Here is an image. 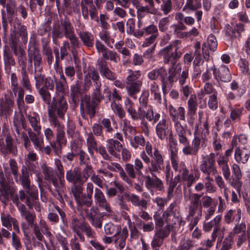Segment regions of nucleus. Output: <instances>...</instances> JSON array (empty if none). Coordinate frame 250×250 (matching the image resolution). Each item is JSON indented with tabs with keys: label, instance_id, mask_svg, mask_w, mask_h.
<instances>
[{
	"label": "nucleus",
	"instance_id": "17",
	"mask_svg": "<svg viewBox=\"0 0 250 250\" xmlns=\"http://www.w3.org/2000/svg\"><path fill=\"white\" fill-rule=\"evenodd\" d=\"M5 144L2 139H0V154L6 156L11 154L17 156L18 149L14 139L10 135H7L5 139Z\"/></svg>",
	"mask_w": 250,
	"mask_h": 250
},
{
	"label": "nucleus",
	"instance_id": "57",
	"mask_svg": "<svg viewBox=\"0 0 250 250\" xmlns=\"http://www.w3.org/2000/svg\"><path fill=\"white\" fill-rule=\"evenodd\" d=\"M52 23L51 18H48L46 21L42 24L38 29V35L43 36L51 30V24Z\"/></svg>",
	"mask_w": 250,
	"mask_h": 250
},
{
	"label": "nucleus",
	"instance_id": "31",
	"mask_svg": "<svg viewBox=\"0 0 250 250\" xmlns=\"http://www.w3.org/2000/svg\"><path fill=\"white\" fill-rule=\"evenodd\" d=\"M81 7L82 15L85 20H88L89 15H90L91 19L96 21H99L98 11L95 6L93 5L89 6H85L83 2L81 3Z\"/></svg>",
	"mask_w": 250,
	"mask_h": 250
},
{
	"label": "nucleus",
	"instance_id": "33",
	"mask_svg": "<svg viewBox=\"0 0 250 250\" xmlns=\"http://www.w3.org/2000/svg\"><path fill=\"white\" fill-rule=\"evenodd\" d=\"M197 106L196 97H191L188 101V112L187 114V122L189 124H192L195 119Z\"/></svg>",
	"mask_w": 250,
	"mask_h": 250
},
{
	"label": "nucleus",
	"instance_id": "4",
	"mask_svg": "<svg viewBox=\"0 0 250 250\" xmlns=\"http://www.w3.org/2000/svg\"><path fill=\"white\" fill-rule=\"evenodd\" d=\"M68 109V104L63 96L53 97L48 112L49 121L50 124L61 123L59 118L64 119V115Z\"/></svg>",
	"mask_w": 250,
	"mask_h": 250
},
{
	"label": "nucleus",
	"instance_id": "50",
	"mask_svg": "<svg viewBox=\"0 0 250 250\" xmlns=\"http://www.w3.org/2000/svg\"><path fill=\"white\" fill-rule=\"evenodd\" d=\"M222 217L220 215H217L213 219L209 222H206L205 221L203 224V229L205 232H208L215 226L220 225V223Z\"/></svg>",
	"mask_w": 250,
	"mask_h": 250
},
{
	"label": "nucleus",
	"instance_id": "22",
	"mask_svg": "<svg viewBox=\"0 0 250 250\" xmlns=\"http://www.w3.org/2000/svg\"><path fill=\"white\" fill-rule=\"evenodd\" d=\"M59 74L60 75L59 79L55 80L56 90L57 92L61 94V96L64 97L69 93L68 82L65 79L62 69L59 71Z\"/></svg>",
	"mask_w": 250,
	"mask_h": 250
},
{
	"label": "nucleus",
	"instance_id": "38",
	"mask_svg": "<svg viewBox=\"0 0 250 250\" xmlns=\"http://www.w3.org/2000/svg\"><path fill=\"white\" fill-rule=\"evenodd\" d=\"M79 156L80 164L84 166L83 170H86L87 173L91 174L92 171V167L90 164V160L88 154L83 150H80L77 154Z\"/></svg>",
	"mask_w": 250,
	"mask_h": 250
},
{
	"label": "nucleus",
	"instance_id": "56",
	"mask_svg": "<svg viewBox=\"0 0 250 250\" xmlns=\"http://www.w3.org/2000/svg\"><path fill=\"white\" fill-rule=\"evenodd\" d=\"M203 193L202 194H198V193H192L191 195L190 200L191 206V210L192 211H195L198 208H200V203L201 200V198L203 196Z\"/></svg>",
	"mask_w": 250,
	"mask_h": 250
},
{
	"label": "nucleus",
	"instance_id": "8",
	"mask_svg": "<svg viewBox=\"0 0 250 250\" xmlns=\"http://www.w3.org/2000/svg\"><path fill=\"white\" fill-rule=\"evenodd\" d=\"M71 227L74 232L77 235L80 241L84 242L85 237L83 233L89 238L95 237L96 232L88 223L81 221L77 217L72 216Z\"/></svg>",
	"mask_w": 250,
	"mask_h": 250
},
{
	"label": "nucleus",
	"instance_id": "29",
	"mask_svg": "<svg viewBox=\"0 0 250 250\" xmlns=\"http://www.w3.org/2000/svg\"><path fill=\"white\" fill-rule=\"evenodd\" d=\"M246 225L245 223L240 224L237 223L235 225L232 231L230 233H233V236L237 234L238 240L237 245L240 247L243 243L246 240L247 236L246 233Z\"/></svg>",
	"mask_w": 250,
	"mask_h": 250
},
{
	"label": "nucleus",
	"instance_id": "39",
	"mask_svg": "<svg viewBox=\"0 0 250 250\" xmlns=\"http://www.w3.org/2000/svg\"><path fill=\"white\" fill-rule=\"evenodd\" d=\"M79 36L83 45L88 48L94 46V38L91 33L88 31H82L79 33Z\"/></svg>",
	"mask_w": 250,
	"mask_h": 250
},
{
	"label": "nucleus",
	"instance_id": "5",
	"mask_svg": "<svg viewBox=\"0 0 250 250\" xmlns=\"http://www.w3.org/2000/svg\"><path fill=\"white\" fill-rule=\"evenodd\" d=\"M10 172L6 173V176L7 180L5 178V176L2 170L0 169V201L5 205L8 202L9 198H12L14 203L18 204L19 198L17 195H15L16 191L15 188L12 186L9 181V177Z\"/></svg>",
	"mask_w": 250,
	"mask_h": 250
},
{
	"label": "nucleus",
	"instance_id": "11",
	"mask_svg": "<svg viewBox=\"0 0 250 250\" xmlns=\"http://www.w3.org/2000/svg\"><path fill=\"white\" fill-rule=\"evenodd\" d=\"M52 126L56 128L57 136L53 142L52 148L55 155L60 156L62 152V148L67 144V139L64 132V126L61 123L50 124Z\"/></svg>",
	"mask_w": 250,
	"mask_h": 250
},
{
	"label": "nucleus",
	"instance_id": "37",
	"mask_svg": "<svg viewBox=\"0 0 250 250\" xmlns=\"http://www.w3.org/2000/svg\"><path fill=\"white\" fill-rule=\"evenodd\" d=\"M168 111L172 121L177 119V122H180L179 119L185 120V109L183 107L180 106L177 109L171 104L169 105L168 107Z\"/></svg>",
	"mask_w": 250,
	"mask_h": 250
},
{
	"label": "nucleus",
	"instance_id": "43",
	"mask_svg": "<svg viewBox=\"0 0 250 250\" xmlns=\"http://www.w3.org/2000/svg\"><path fill=\"white\" fill-rule=\"evenodd\" d=\"M43 67L39 69L34 68L33 71L34 79L36 81L35 86L36 88H40L45 80V75L42 73Z\"/></svg>",
	"mask_w": 250,
	"mask_h": 250
},
{
	"label": "nucleus",
	"instance_id": "64",
	"mask_svg": "<svg viewBox=\"0 0 250 250\" xmlns=\"http://www.w3.org/2000/svg\"><path fill=\"white\" fill-rule=\"evenodd\" d=\"M233 233H229L228 237H226L223 242V246L220 250H229L233 245Z\"/></svg>",
	"mask_w": 250,
	"mask_h": 250
},
{
	"label": "nucleus",
	"instance_id": "59",
	"mask_svg": "<svg viewBox=\"0 0 250 250\" xmlns=\"http://www.w3.org/2000/svg\"><path fill=\"white\" fill-rule=\"evenodd\" d=\"M21 216L25 218L29 227H31L35 224V221L36 218L34 213H32L30 211L24 209L21 211Z\"/></svg>",
	"mask_w": 250,
	"mask_h": 250
},
{
	"label": "nucleus",
	"instance_id": "9",
	"mask_svg": "<svg viewBox=\"0 0 250 250\" xmlns=\"http://www.w3.org/2000/svg\"><path fill=\"white\" fill-rule=\"evenodd\" d=\"M75 32L74 27L67 17L60 20V23L53 26L52 37L53 42L56 43L58 39L63 37L67 38Z\"/></svg>",
	"mask_w": 250,
	"mask_h": 250
},
{
	"label": "nucleus",
	"instance_id": "53",
	"mask_svg": "<svg viewBox=\"0 0 250 250\" xmlns=\"http://www.w3.org/2000/svg\"><path fill=\"white\" fill-rule=\"evenodd\" d=\"M0 219L2 225L8 229L11 230L12 229V223L16 218H13L10 214H5L3 212L1 214Z\"/></svg>",
	"mask_w": 250,
	"mask_h": 250
},
{
	"label": "nucleus",
	"instance_id": "27",
	"mask_svg": "<svg viewBox=\"0 0 250 250\" xmlns=\"http://www.w3.org/2000/svg\"><path fill=\"white\" fill-rule=\"evenodd\" d=\"M106 147L109 153L116 158H120V154L123 146L118 140L113 139H107Z\"/></svg>",
	"mask_w": 250,
	"mask_h": 250
},
{
	"label": "nucleus",
	"instance_id": "26",
	"mask_svg": "<svg viewBox=\"0 0 250 250\" xmlns=\"http://www.w3.org/2000/svg\"><path fill=\"white\" fill-rule=\"evenodd\" d=\"M154 178H151L149 175L145 176L143 178L145 180V186L148 189L156 188L159 191H162L164 189L163 181L159 178L157 174L152 176Z\"/></svg>",
	"mask_w": 250,
	"mask_h": 250
},
{
	"label": "nucleus",
	"instance_id": "47",
	"mask_svg": "<svg viewBox=\"0 0 250 250\" xmlns=\"http://www.w3.org/2000/svg\"><path fill=\"white\" fill-rule=\"evenodd\" d=\"M232 169L233 175H234L233 180L235 181V187L237 188V191H239L242 185V182L240 180L242 176L240 169L239 167L235 164L232 165Z\"/></svg>",
	"mask_w": 250,
	"mask_h": 250
},
{
	"label": "nucleus",
	"instance_id": "52",
	"mask_svg": "<svg viewBox=\"0 0 250 250\" xmlns=\"http://www.w3.org/2000/svg\"><path fill=\"white\" fill-rule=\"evenodd\" d=\"M224 228H221L220 225L215 226L211 235L212 241H215L217 237H218L217 244L221 243L224 239Z\"/></svg>",
	"mask_w": 250,
	"mask_h": 250
},
{
	"label": "nucleus",
	"instance_id": "36",
	"mask_svg": "<svg viewBox=\"0 0 250 250\" xmlns=\"http://www.w3.org/2000/svg\"><path fill=\"white\" fill-rule=\"evenodd\" d=\"M3 58L5 73L9 74L11 71V66L16 64L15 59L12 52L8 49L3 50Z\"/></svg>",
	"mask_w": 250,
	"mask_h": 250
},
{
	"label": "nucleus",
	"instance_id": "19",
	"mask_svg": "<svg viewBox=\"0 0 250 250\" xmlns=\"http://www.w3.org/2000/svg\"><path fill=\"white\" fill-rule=\"evenodd\" d=\"M175 204L171 203L163 212V217L166 220L167 223L171 224L172 225H180L182 218L179 212L174 210Z\"/></svg>",
	"mask_w": 250,
	"mask_h": 250
},
{
	"label": "nucleus",
	"instance_id": "13",
	"mask_svg": "<svg viewBox=\"0 0 250 250\" xmlns=\"http://www.w3.org/2000/svg\"><path fill=\"white\" fill-rule=\"evenodd\" d=\"M27 54L29 72H33L34 68L39 69L40 67H43L42 56L39 48L35 45L29 47Z\"/></svg>",
	"mask_w": 250,
	"mask_h": 250
},
{
	"label": "nucleus",
	"instance_id": "14",
	"mask_svg": "<svg viewBox=\"0 0 250 250\" xmlns=\"http://www.w3.org/2000/svg\"><path fill=\"white\" fill-rule=\"evenodd\" d=\"M164 158L160 151L155 148L148 166V169L151 175L154 176L161 173L164 170Z\"/></svg>",
	"mask_w": 250,
	"mask_h": 250
},
{
	"label": "nucleus",
	"instance_id": "7",
	"mask_svg": "<svg viewBox=\"0 0 250 250\" xmlns=\"http://www.w3.org/2000/svg\"><path fill=\"white\" fill-rule=\"evenodd\" d=\"M71 227L74 232L77 235L80 241L84 242L85 237L83 233L89 238L95 237L96 232L88 223L81 221L77 217L72 216Z\"/></svg>",
	"mask_w": 250,
	"mask_h": 250
},
{
	"label": "nucleus",
	"instance_id": "15",
	"mask_svg": "<svg viewBox=\"0 0 250 250\" xmlns=\"http://www.w3.org/2000/svg\"><path fill=\"white\" fill-rule=\"evenodd\" d=\"M113 165L118 170L122 179L128 185H132L133 182L132 179H135L138 176L133 165L129 163L126 164L125 167V171L120 164L114 162Z\"/></svg>",
	"mask_w": 250,
	"mask_h": 250
},
{
	"label": "nucleus",
	"instance_id": "45",
	"mask_svg": "<svg viewBox=\"0 0 250 250\" xmlns=\"http://www.w3.org/2000/svg\"><path fill=\"white\" fill-rule=\"evenodd\" d=\"M29 136L33 142L36 149L42 151L43 149L44 143L42 138H40L36 134L31 131H29Z\"/></svg>",
	"mask_w": 250,
	"mask_h": 250
},
{
	"label": "nucleus",
	"instance_id": "32",
	"mask_svg": "<svg viewBox=\"0 0 250 250\" xmlns=\"http://www.w3.org/2000/svg\"><path fill=\"white\" fill-rule=\"evenodd\" d=\"M94 199L95 203L99 207L105 209L107 212H111L109 204L107 203L102 191L98 188L95 189Z\"/></svg>",
	"mask_w": 250,
	"mask_h": 250
},
{
	"label": "nucleus",
	"instance_id": "63",
	"mask_svg": "<svg viewBox=\"0 0 250 250\" xmlns=\"http://www.w3.org/2000/svg\"><path fill=\"white\" fill-rule=\"evenodd\" d=\"M38 89L39 94L43 102L48 105H50L52 102L50 92L44 87H41Z\"/></svg>",
	"mask_w": 250,
	"mask_h": 250
},
{
	"label": "nucleus",
	"instance_id": "58",
	"mask_svg": "<svg viewBox=\"0 0 250 250\" xmlns=\"http://www.w3.org/2000/svg\"><path fill=\"white\" fill-rule=\"evenodd\" d=\"M88 76L90 77L91 82L93 83V86L95 87L101 86V80L98 71L94 69L90 70L88 72Z\"/></svg>",
	"mask_w": 250,
	"mask_h": 250
},
{
	"label": "nucleus",
	"instance_id": "49",
	"mask_svg": "<svg viewBox=\"0 0 250 250\" xmlns=\"http://www.w3.org/2000/svg\"><path fill=\"white\" fill-rule=\"evenodd\" d=\"M45 38L42 39V53L44 55L47 60V63L49 65L52 63L53 61V56L52 54V50L50 47L48 46L47 42H44L43 40Z\"/></svg>",
	"mask_w": 250,
	"mask_h": 250
},
{
	"label": "nucleus",
	"instance_id": "1",
	"mask_svg": "<svg viewBox=\"0 0 250 250\" xmlns=\"http://www.w3.org/2000/svg\"><path fill=\"white\" fill-rule=\"evenodd\" d=\"M180 40H176L173 44H169L168 46L163 48L160 50V54L163 56L165 63H171L168 71L166 70V75H165V81L163 86V92L169 85H171L174 82L179 80L180 85H184L188 78V67H185L183 69L182 73V64L177 62L181 55L180 52H178V48L176 45L180 43Z\"/></svg>",
	"mask_w": 250,
	"mask_h": 250
},
{
	"label": "nucleus",
	"instance_id": "21",
	"mask_svg": "<svg viewBox=\"0 0 250 250\" xmlns=\"http://www.w3.org/2000/svg\"><path fill=\"white\" fill-rule=\"evenodd\" d=\"M106 215L105 212L100 213L97 208H92L88 215V219L91 224L96 229H101L103 226L104 217Z\"/></svg>",
	"mask_w": 250,
	"mask_h": 250
},
{
	"label": "nucleus",
	"instance_id": "28",
	"mask_svg": "<svg viewBox=\"0 0 250 250\" xmlns=\"http://www.w3.org/2000/svg\"><path fill=\"white\" fill-rule=\"evenodd\" d=\"M128 235V232L126 227L122 229L120 228V230L115 233L114 235V242L118 249L122 250L125 248Z\"/></svg>",
	"mask_w": 250,
	"mask_h": 250
},
{
	"label": "nucleus",
	"instance_id": "3",
	"mask_svg": "<svg viewBox=\"0 0 250 250\" xmlns=\"http://www.w3.org/2000/svg\"><path fill=\"white\" fill-rule=\"evenodd\" d=\"M174 128L176 135L177 136L179 143L184 146L182 152L185 155L196 156L199 151L201 144V137L199 135L194 134V138L192 141L191 145L186 136L187 130L177 119L174 120Z\"/></svg>",
	"mask_w": 250,
	"mask_h": 250
},
{
	"label": "nucleus",
	"instance_id": "16",
	"mask_svg": "<svg viewBox=\"0 0 250 250\" xmlns=\"http://www.w3.org/2000/svg\"><path fill=\"white\" fill-rule=\"evenodd\" d=\"M215 157V154L211 153L209 156L203 158L200 166V170L207 175L206 178L208 180H210L209 175H214L217 172Z\"/></svg>",
	"mask_w": 250,
	"mask_h": 250
},
{
	"label": "nucleus",
	"instance_id": "10",
	"mask_svg": "<svg viewBox=\"0 0 250 250\" xmlns=\"http://www.w3.org/2000/svg\"><path fill=\"white\" fill-rule=\"evenodd\" d=\"M80 102V110L82 117L85 120H87L88 117L91 119L95 117L96 108L98 104L86 94L83 96Z\"/></svg>",
	"mask_w": 250,
	"mask_h": 250
},
{
	"label": "nucleus",
	"instance_id": "25",
	"mask_svg": "<svg viewBox=\"0 0 250 250\" xmlns=\"http://www.w3.org/2000/svg\"><path fill=\"white\" fill-rule=\"evenodd\" d=\"M108 63L106 61H101L99 63H97V69L103 78L114 81L117 78L116 75L109 69Z\"/></svg>",
	"mask_w": 250,
	"mask_h": 250
},
{
	"label": "nucleus",
	"instance_id": "24",
	"mask_svg": "<svg viewBox=\"0 0 250 250\" xmlns=\"http://www.w3.org/2000/svg\"><path fill=\"white\" fill-rule=\"evenodd\" d=\"M101 87V86L95 87L93 89L91 97L98 104L105 98L106 99V101L108 102L111 100V92L108 88H104L102 92Z\"/></svg>",
	"mask_w": 250,
	"mask_h": 250
},
{
	"label": "nucleus",
	"instance_id": "41",
	"mask_svg": "<svg viewBox=\"0 0 250 250\" xmlns=\"http://www.w3.org/2000/svg\"><path fill=\"white\" fill-rule=\"evenodd\" d=\"M250 152L246 148L240 149L237 147L235 149L234 157L237 162H241L243 164L246 163L250 157Z\"/></svg>",
	"mask_w": 250,
	"mask_h": 250
},
{
	"label": "nucleus",
	"instance_id": "23",
	"mask_svg": "<svg viewBox=\"0 0 250 250\" xmlns=\"http://www.w3.org/2000/svg\"><path fill=\"white\" fill-rule=\"evenodd\" d=\"M169 142L170 149V160L173 169L175 171L178 170V163L177 162L178 156V143L176 139L173 137L172 133H170L169 136Z\"/></svg>",
	"mask_w": 250,
	"mask_h": 250
},
{
	"label": "nucleus",
	"instance_id": "62",
	"mask_svg": "<svg viewBox=\"0 0 250 250\" xmlns=\"http://www.w3.org/2000/svg\"><path fill=\"white\" fill-rule=\"evenodd\" d=\"M86 142L89 152L93 154V150H95L98 146L95 138L92 133H90L88 135Z\"/></svg>",
	"mask_w": 250,
	"mask_h": 250
},
{
	"label": "nucleus",
	"instance_id": "60",
	"mask_svg": "<svg viewBox=\"0 0 250 250\" xmlns=\"http://www.w3.org/2000/svg\"><path fill=\"white\" fill-rule=\"evenodd\" d=\"M70 40V43L72 45V48L71 49V53L74 59L76 58L77 56V51L76 50V48L79 47L80 42L78 37L76 36L75 32L66 38Z\"/></svg>",
	"mask_w": 250,
	"mask_h": 250
},
{
	"label": "nucleus",
	"instance_id": "54",
	"mask_svg": "<svg viewBox=\"0 0 250 250\" xmlns=\"http://www.w3.org/2000/svg\"><path fill=\"white\" fill-rule=\"evenodd\" d=\"M170 232L169 225H166L164 228H161L156 229L154 236L162 240L167 237Z\"/></svg>",
	"mask_w": 250,
	"mask_h": 250
},
{
	"label": "nucleus",
	"instance_id": "30",
	"mask_svg": "<svg viewBox=\"0 0 250 250\" xmlns=\"http://www.w3.org/2000/svg\"><path fill=\"white\" fill-rule=\"evenodd\" d=\"M83 95L81 89V83L77 81L75 84L70 86V98L73 103L76 105L78 104Z\"/></svg>",
	"mask_w": 250,
	"mask_h": 250
},
{
	"label": "nucleus",
	"instance_id": "61",
	"mask_svg": "<svg viewBox=\"0 0 250 250\" xmlns=\"http://www.w3.org/2000/svg\"><path fill=\"white\" fill-rule=\"evenodd\" d=\"M126 102H127V104L125 103V106L127 111L133 120H138L139 118V113H138V112L133 107V103L128 98L126 99Z\"/></svg>",
	"mask_w": 250,
	"mask_h": 250
},
{
	"label": "nucleus",
	"instance_id": "46",
	"mask_svg": "<svg viewBox=\"0 0 250 250\" xmlns=\"http://www.w3.org/2000/svg\"><path fill=\"white\" fill-rule=\"evenodd\" d=\"M145 108L146 109L145 118L149 122H152L153 124L156 123L160 118V114L158 113H154L151 105Z\"/></svg>",
	"mask_w": 250,
	"mask_h": 250
},
{
	"label": "nucleus",
	"instance_id": "34",
	"mask_svg": "<svg viewBox=\"0 0 250 250\" xmlns=\"http://www.w3.org/2000/svg\"><path fill=\"white\" fill-rule=\"evenodd\" d=\"M13 53L17 58L18 63L21 70H28V57L27 58L25 51L21 46L18 50H14Z\"/></svg>",
	"mask_w": 250,
	"mask_h": 250
},
{
	"label": "nucleus",
	"instance_id": "40",
	"mask_svg": "<svg viewBox=\"0 0 250 250\" xmlns=\"http://www.w3.org/2000/svg\"><path fill=\"white\" fill-rule=\"evenodd\" d=\"M166 75V69L165 68L161 67L160 68H156L151 70L148 73L147 76L148 78L151 80H156L159 77H160V80L162 82L163 87L164 84V78L165 77V75Z\"/></svg>",
	"mask_w": 250,
	"mask_h": 250
},
{
	"label": "nucleus",
	"instance_id": "18",
	"mask_svg": "<svg viewBox=\"0 0 250 250\" xmlns=\"http://www.w3.org/2000/svg\"><path fill=\"white\" fill-rule=\"evenodd\" d=\"M212 69L214 78L217 82L221 81L224 83H228L231 80L232 76L230 70L226 65L221 64L218 68L215 65H213Z\"/></svg>",
	"mask_w": 250,
	"mask_h": 250
},
{
	"label": "nucleus",
	"instance_id": "2",
	"mask_svg": "<svg viewBox=\"0 0 250 250\" xmlns=\"http://www.w3.org/2000/svg\"><path fill=\"white\" fill-rule=\"evenodd\" d=\"M90 175L86 171V170L81 171L80 168L77 167L71 168L66 172V179L68 182L72 184L71 191L79 207L85 206L89 207L92 204L94 187L91 183H87L86 194L83 193L84 184Z\"/></svg>",
	"mask_w": 250,
	"mask_h": 250
},
{
	"label": "nucleus",
	"instance_id": "6",
	"mask_svg": "<svg viewBox=\"0 0 250 250\" xmlns=\"http://www.w3.org/2000/svg\"><path fill=\"white\" fill-rule=\"evenodd\" d=\"M27 32L26 26L22 25L19 20L14 22L13 29L11 30L10 43L11 49L13 51L19 48V43L25 44L27 42Z\"/></svg>",
	"mask_w": 250,
	"mask_h": 250
},
{
	"label": "nucleus",
	"instance_id": "20",
	"mask_svg": "<svg viewBox=\"0 0 250 250\" xmlns=\"http://www.w3.org/2000/svg\"><path fill=\"white\" fill-rule=\"evenodd\" d=\"M13 93L5 94L4 98L0 99V114L5 116L10 115L13 112L14 105V97Z\"/></svg>",
	"mask_w": 250,
	"mask_h": 250
},
{
	"label": "nucleus",
	"instance_id": "44",
	"mask_svg": "<svg viewBox=\"0 0 250 250\" xmlns=\"http://www.w3.org/2000/svg\"><path fill=\"white\" fill-rule=\"evenodd\" d=\"M127 84L128 86H126V89L128 95L136 99L135 94L140 92L142 82L141 81H136L133 83H127Z\"/></svg>",
	"mask_w": 250,
	"mask_h": 250
},
{
	"label": "nucleus",
	"instance_id": "51",
	"mask_svg": "<svg viewBox=\"0 0 250 250\" xmlns=\"http://www.w3.org/2000/svg\"><path fill=\"white\" fill-rule=\"evenodd\" d=\"M195 246V242L193 240L183 239L180 240L179 245L175 250H192Z\"/></svg>",
	"mask_w": 250,
	"mask_h": 250
},
{
	"label": "nucleus",
	"instance_id": "48",
	"mask_svg": "<svg viewBox=\"0 0 250 250\" xmlns=\"http://www.w3.org/2000/svg\"><path fill=\"white\" fill-rule=\"evenodd\" d=\"M181 176L180 175L175 176L173 179L166 182L168 186L167 193L168 197H172L174 189L176 187L177 184L180 182Z\"/></svg>",
	"mask_w": 250,
	"mask_h": 250
},
{
	"label": "nucleus",
	"instance_id": "12",
	"mask_svg": "<svg viewBox=\"0 0 250 250\" xmlns=\"http://www.w3.org/2000/svg\"><path fill=\"white\" fill-rule=\"evenodd\" d=\"M15 182L21 185L29 194L33 198L38 197V190L36 187L31 186V181L29 172L25 168H22L21 174H19L14 178Z\"/></svg>",
	"mask_w": 250,
	"mask_h": 250
},
{
	"label": "nucleus",
	"instance_id": "55",
	"mask_svg": "<svg viewBox=\"0 0 250 250\" xmlns=\"http://www.w3.org/2000/svg\"><path fill=\"white\" fill-rule=\"evenodd\" d=\"M29 120L34 130L37 132L40 131L41 129V126L39 114L36 112H33V115L29 116Z\"/></svg>",
	"mask_w": 250,
	"mask_h": 250
},
{
	"label": "nucleus",
	"instance_id": "35",
	"mask_svg": "<svg viewBox=\"0 0 250 250\" xmlns=\"http://www.w3.org/2000/svg\"><path fill=\"white\" fill-rule=\"evenodd\" d=\"M156 133L159 139L164 140L167 139L168 132V126L167 124V120L163 118L156 126Z\"/></svg>",
	"mask_w": 250,
	"mask_h": 250
},
{
	"label": "nucleus",
	"instance_id": "42",
	"mask_svg": "<svg viewBox=\"0 0 250 250\" xmlns=\"http://www.w3.org/2000/svg\"><path fill=\"white\" fill-rule=\"evenodd\" d=\"M19 198L21 201H23L24 200H26L25 204L29 208H31L36 204V200L38 199V197L33 198L26 190L24 191L23 190L19 191Z\"/></svg>",
	"mask_w": 250,
	"mask_h": 250
}]
</instances>
